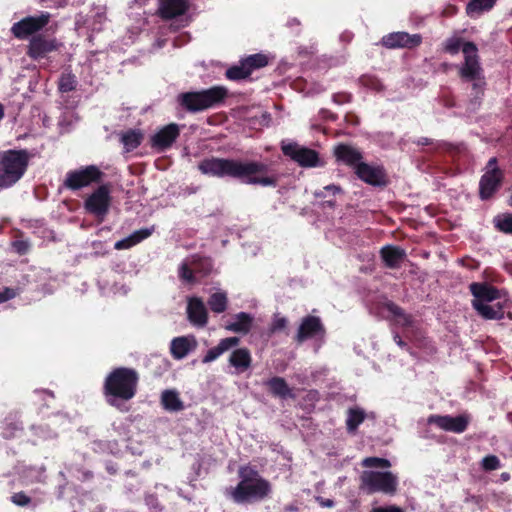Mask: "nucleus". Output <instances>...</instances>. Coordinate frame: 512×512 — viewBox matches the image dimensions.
Wrapping results in <instances>:
<instances>
[{
    "instance_id": "obj_9",
    "label": "nucleus",
    "mask_w": 512,
    "mask_h": 512,
    "mask_svg": "<svg viewBox=\"0 0 512 512\" xmlns=\"http://www.w3.org/2000/svg\"><path fill=\"white\" fill-rule=\"evenodd\" d=\"M281 149L284 155L290 157L302 167H317L321 165L319 155L313 149L300 146L295 142H282Z\"/></svg>"
},
{
    "instance_id": "obj_26",
    "label": "nucleus",
    "mask_w": 512,
    "mask_h": 512,
    "mask_svg": "<svg viewBox=\"0 0 512 512\" xmlns=\"http://www.w3.org/2000/svg\"><path fill=\"white\" fill-rule=\"evenodd\" d=\"M154 227L142 228L134 231L129 236L117 241L114 244L116 250L129 249L152 235Z\"/></svg>"
},
{
    "instance_id": "obj_30",
    "label": "nucleus",
    "mask_w": 512,
    "mask_h": 512,
    "mask_svg": "<svg viewBox=\"0 0 512 512\" xmlns=\"http://www.w3.org/2000/svg\"><path fill=\"white\" fill-rule=\"evenodd\" d=\"M239 342H240V339L238 337H227V338L220 340V342L218 343L217 346H215L207 351L206 355L202 359V362L210 363V362L215 361L224 352L237 346L239 344Z\"/></svg>"
},
{
    "instance_id": "obj_38",
    "label": "nucleus",
    "mask_w": 512,
    "mask_h": 512,
    "mask_svg": "<svg viewBox=\"0 0 512 512\" xmlns=\"http://www.w3.org/2000/svg\"><path fill=\"white\" fill-rule=\"evenodd\" d=\"M78 84L77 77L70 70L62 72L58 80V90L61 93H68L76 89Z\"/></svg>"
},
{
    "instance_id": "obj_61",
    "label": "nucleus",
    "mask_w": 512,
    "mask_h": 512,
    "mask_svg": "<svg viewBox=\"0 0 512 512\" xmlns=\"http://www.w3.org/2000/svg\"><path fill=\"white\" fill-rule=\"evenodd\" d=\"M4 116V108L3 106L0 104V120L3 118Z\"/></svg>"
},
{
    "instance_id": "obj_34",
    "label": "nucleus",
    "mask_w": 512,
    "mask_h": 512,
    "mask_svg": "<svg viewBox=\"0 0 512 512\" xmlns=\"http://www.w3.org/2000/svg\"><path fill=\"white\" fill-rule=\"evenodd\" d=\"M497 0H470L466 6V13L470 18L476 19L483 13L490 11Z\"/></svg>"
},
{
    "instance_id": "obj_12",
    "label": "nucleus",
    "mask_w": 512,
    "mask_h": 512,
    "mask_svg": "<svg viewBox=\"0 0 512 512\" xmlns=\"http://www.w3.org/2000/svg\"><path fill=\"white\" fill-rule=\"evenodd\" d=\"M428 424H434L440 429L453 433H462L467 429L469 418L465 415H431L427 419Z\"/></svg>"
},
{
    "instance_id": "obj_11",
    "label": "nucleus",
    "mask_w": 512,
    "mask_h": 512,
    "mask_svg": "<svg viewBox=\"0 0 512 512\" xmlns=\"http://www.w3.org/2000/svg\"><path fill=\"white\" fill-rule=\"evenodd\" d=\"M110 191L107 186L102 185L98 187L86 200L85 209L97 216L103 218L110 206Z\"/></svg>"
},
{
    "instance_id": "obj_63",
    "label": "nucleus",
    "mask_w": 512,
    "mask_h": 512,
    "mask_svg": "<svg viewBox=\"0 0 512 512\" xmlns=\"http://www.w3.org/2000/svg\"><path fill=\"white\" fill-rule=\"evenodd\" d=\"M43 393L46 394L47 396L53 398V394L51 392L43 391Z\"/></svg>"
},
{
    "instance_id": "obj_16",
    "label": "nucleus",
    "mask_w": 512,
    "mask_h": 512,
    "mask_svg": "<svg viewBox=\"0 0 512 512\" xmlns=\"http://www.w3.org/2000/svg\"><path fill=\"white\" fill-rule=\"evenodd\" d=\"M179 126L175 123H171L161 128L151 138L152 147L164 151L171 147L179 136Z\"/></svg>"
},
{
    "instance_id": "obj_40",
    "label": "nucleus",
    "mask_w": 512,
    "mask_h": 512,
    "mask_svg": "<svg viewBox=\"0 0 512 512\" xmlns=\"http://www.w3.org/2000/svg\"><path fill=\"white\" fill-rule=\"evenodd\" d=\"M250 73L254 69L262 68L268 64V59L263 54H253L242 60Z\"/></svg>"
},
{
    "instance_id": "obj_28",
    "label": "nucleus",
    "mask_w": 512,
    "mask_h": 512,
    "mask_svg": "<svg viewBox=\"0 0 512 512\" xmlns=\"http://www.w3.org/2000/svg\"><path fill=\"white\" fill-rule=\"evenodd\" d=\"M473 308L485 319L501 320L504 318V309L500 303H482L481 301H473Z\"/></svg>"
},
{
    "instance_id": "obj_64",
    "label": "nucleus",
    "mask_w": 512,
    "mask_h": 512,
    "mask_svg": "<svg viewBox=\"0 0 512 512\" xmlns=\"http://www.w3.org/2000/svg\"><path fill=\"white\" fill-rule=\"evenodd\" d=\"M508 203L510 206H512V195L510 196Z\"/></svg>"
},
{
    "instance_id": "obj_23",
    "label": "nucleus",
    "mask_w": 512,
    "mask_h": 512,
    "mask_svg": "<svg viewBox=\"0 0 512 512\" xmlns=\"http://www.w3.org/2000/svg\"><path fill=\"white\" fill-rule=\"evenodd\" d=\"M56 43L53 40H46L41 37H34L29 44L28 55L35 59L44 58L48 53L56 49Z\"/></svg>"
},
{
    "instance_id": "obj_37",
    "label": "nucleus",
    "mask_w": 512,
    "mask_h": 512,
    "mask_svg": "<svg viewBox=\"0 0 512 512\" xmlns=\"http://www.w3.org/2000/svg\"><path fill=\"white\" fill-rule=\"evenodd\" d=\"M142 137L139 130H128L121 134L120 140L126 152H130L141 144Z\"/></svg>"
},
{
    "instance_id": "obj_24",
    "label": "nucleus",
    "mask_w": 512,
    "mask_h": 512,
    "mask_svg": "<svg viewBox=\"0 0 512 512\" xmlns=\"http://www.w3.org/2000/svg\"><path fill=\"white\" fill-rule=\"evenodd\" d=\"M470 291L475 298L473 301H481L482 303H491L499 296L498 290L486 283L474 282L470 284Z\"/></svg>"
},
{
    "instance_id": "obj_57",
    "label": "nucleus",
    "mask_w": 512,
    "mask_h": 512,
    "mask_svg": "<svg viewBox=\"0 0 512 512\" xmlns=\"http://www.w3.org/2000/svg\"><path fill=\"white\" fill-rule=\"evenodd\" d=\"M324 206H328V207H333L335 205V201L334 200H326L324 203H323Z\"/></svg>"
},
{
    "instance_id": "obj_51",
    "label": "nucleus",
    "mask_w": 512,
    "mask_h": 512,
    "mask_svg": "<svg viewBox=\"0 0 512 512\" xmlns=\"http://www.w3.org/2000/svg\"><path fill=\"white\" fill-rule=\"evenodd\" d=\"M486 172H494V173H501V171L497 167V159L495 157H492L486 166Z\"/></svg>"
},
{
    "instance_id": "obj_47",
    "label": "nucleus",
    "mask_w": 512,
    "mask_h": 512,
    "mask_svg": "<svg viewBox=\"0 0 512 512\" xmlns=\"http://www.w3.org/2000/svg\"><path fill=\"white\" fill-rule=\"evenodd\" d=\"M11 501L17 506L24 507L31 502V499L24 492H18L11 496Z\"/></svg>"
},
{
    "instance_id": "obj_46",
    "label": "nucleus",
    "mask_w": 512,
    "mask_h": 512,
    "mask_svg": "<svg viewBox=\"0 0 512 512\" xmlns=\"http://www.w3.org/2000/svg\"><path fill=\"white\" fill-rule=\"evenodd\" d=\"M287 325H288L287 318L281 316L280 314H275L273 321L271 323V326H270V332L276 333V332L282 331V330L286 329Z\"/></svg>"
},
{
    "instance_id": "obj_15",
    "label": "nucleus",
    "mask_w": 512,
    "mask_h": 512,
    "mask_svg": "<svg viewBox=\"0 0 512 512\" xmlns=\"http://www.w3.org/2000/svg\"><path fill=\"white\" fill-rule=\"evenodd\" d=\"M422 41L419 34H408L407 32H393L385 35L381 43L383 46L395 49V48H414L418 46Z\"/></svg>"
},
{
    "instance_id": "obj_4",
    "label": "nucleus",
    "mask_w": 512,
    "mask_h": 512,
    "mask_svg": "<svg viewBox=\"0 0 512 512\" xmlns=\"http://www.w3.org/2000/svg\"><path fill=\"white\" fill-rule=\"evenodd\" d=\"M240 482L230 492L236 503H252L264 500L271 493V484L257 470L244 466L239 469Z\"/></svg>"
},
{
    "instance_id": "obj_43",
    "label": "nucleus",
    "mask_w": 512,
    "mask_h": 512,
    "mask_svg": "<svg viewBox=\"0 0 512 512\" xmlns=\"http://www.w3.org/2000/svg\"><path fill=\"white\" fill-rule=\"evenodd\" d=\"M462 40L458 37L448 38L444 43V50L452 55L459 52L460 48L463 47Z\"/></svg>"
},
{
    "instance_id": "obj_56",
    "label": "nucleus",
    "mask_w": 512,
    "mask_h": 512,
    "mask_svg": "<svg viewBox=\"0 0 512 512\" xmlns=\"http://www.w3.org/2000/svg\"><path fill=\"white\" fill-rule=\"evenodd\" d=\"M417 145H421V146H424V145H429L432 143V140L427 138V137H421L419 138L416 142H415Z\"/></svg>"
},
{
    "instance_id": "obj_27",
    "label": "nucleus",
    "mask_w": 512,
    "mask_h": 512,
    "mask_svg": "<svg viewBox=\"0 0 512 512\" xmlns=\"http://www.w3.org/2000/svg\"><path fill=\"white\" fill-rule=\"evenodd\" d=\"M154 227L142 228L134 231L129 236L117 241L114 244L116 250L129 249L152 235Z\"/></svg>"
},
{
    "instance_id": "obj_21",
    "label": "nucleus",
    "mask_w": 512,
    "mask_h": 512,
    "mask_svg": "<svg viewBox=\"0 0 512 512\" xmlns=\"http://www.w3.org/2000/svg\"><path fill=\"white\" fill-rule=\"evenodd\" d=\"M335 156L338 161L352 167L354 171L363 162L360 151L344 144L338 145L335 148Z\"/></svg>"
},
{
    "instance_id": "obj_17",
    "label": "nucleus",
    "mask_w": 512,
    "mask_h": 512,
    "mask_svg": "<svg viewBox=\"0 0 512 512\" xmlns=\"http://www.w3.org/2000/svg\"><path fill=\"white\" fill-rule=\"evenodd\" d=\"M187 318L196 327H204L208 321V312L204 302L198 297H191L187 304Z\"/></svg>"
},
{
    "instance_id": "obj_35",
    "label": "nucleus",
    "mask_w": 512,
    "mask_h": 512,
    "mask_svg": "<svg viewBox=\"0 0 512 512\" xmlns=\"http://www.w3.org/2000/svg\"><path fill=\"white\" fill-rule=\"evenodd\" d=\"M384 308L393 316L396 325L402 327H410L413 324V320L410 315L406 314L402 308L391 301L384 303Z\"/></svg>"
},
{
    "instance_id": "obj_6",
    "label": "nucleus",
    "mask_w": 512,
    "mask_h": 512,
    "mask_svg": "<svg viewBox=\"0 0 512 512\" xmlns=\"http://www.w3.org/2000/svg\"><path fill=\"white\" fill-rule=\"evenodd\" d=\"M30 160L26 150L0 152V190L14 186L25 174Z\"/></svg>"
},
{
    "instance_id": "obj_36",
    "label": "nucleus",
    "mask_w": 512,
    "mask_h": 512,
    "mask_svg": "<svg viewBox=\"0 0 512 512\" xmlns=\"http://www.w3.org/2000/svg\"><path fill=\"white\" fill-rule=\"evenodd\" d=\"M366 418L365 411L360 407H352L347 411L346 426L349 433L356 432Z\"/></svg>"
},
{
    "instance_id": "obj_20",
    "label": "nucleus",
    "mask_w": 512,
    "mask_h": 512,
    "mask_svg": "<svg viewBox=\"0 0 512 512\" xmlns=\"http://www.w3.org/2000/svg\"><path fill=\"white\" fill-rule=\"evenodd\" d=\"M253 321L254 317L251 314L239 312L225 324V329L233 333L247 334L252 328Z\"/></svg>"
},
{
    "instance_id": "obj_33",
    "label": "nucleus",
    "mask_w": 512,
    "mask_h": 512,
    "mask_svg": "<svg viewBox=\"0 0 512 512\" xmlns=\"http://www.w3.org/2000/svg\"><path fill=\"white\" fill-rule=\"evenodd\" d=\"M266 385L269 387L271 393L277 397L282 399L295 397L285 379L282 377H272L266 382Z\"/></svg>"
},
{
    "instance_id": "obj_25",
    "label": "nucleus",
    "mask_w": 512,
    "mask_h": 512,
    "mask_svg": "<svg viewBox=\"0 0 512 512\" xmlns=\"http://www.w3.org/2000/svg\"><path fill=\"white\" fill-rule=\"evenodd\" d=\"M187 8V0H160L159 12L162 17L170 19L184 14Z\"/></svg>"
},
{
    "instance_id": "obj_31",
    "label": "nucleus",
    "mask_w": 512,
    "mask_h": 512,
    "mask_svg": "<svg viewBox=\"0 0 512 512\" xmlns=\"http://www.w3.org/2000/svg\"><path fill=\"white\" fill-rule=\"evenodd\" d=\"M405 251L395 246H385L381 249V257L385 265L389 268H398L404 260Z\"/></svg>"
},
{
    "instance_id": "obj_1",
    "label": "nucleus",
    "mask_w": 512,
    "mask_h": 512,
    "mask_svg": "<svg viewBox=\"0 0 512 512\" xmlns=\"http://www.w3.org/2000/svg\"><path fill=\"white\" fill-rule=\"evenodd\" d=\"M198 169L209 177L233 178L248 185L276 187L279 180L276 174L268 175V165L259 161L209 157L198 164Z\"/></svg>"
},
{
    "instance_id": "obj_32",
    "label": "nucleus",
    "mask_w": 512,
    "mask_h": 512,
    "mask_svg": "<svg viewBox=\"0 0 512 512\" xmlns=\"http://www.w3.org/2000/svg\"><path fill=\"white\" fill-rule=\"evenodd\" d=\"M161 404L169 412H179L184 409V403L176 390H164L161 394Z\"/></svg>"
},
{
    "instance_id": "obj_44",
    "label": "nucleus",
    "mask_w": 512,
    "mask_h": 512,
    "mask_svg": "<svg viewBox=\"0 0 512 512\" xmlns=\"http://www.w3.org/2000/svg\"><path fill=\"white\" fill-rule=\"evenodd\" d=\"M481 466L486 471H493L499 469L501 467V464L497 456L488 455L482 459Z\"/></svg>"
},
{
    "instance_id": "obj_3",
    "label": "nucleus",
    "mask_w": 512,
    "mask_h": 512,
    "mask_svg": "<svg viewBox=\"0 0 512 512\" xmlns=\"http://www.w3.org/2000/svg\"><path fill=\"white\" fill-rule=\"evenodd\" d=\"M361 465L370 470H365L360 476V488L367 494L383 493L393 495L398 487V476L390 471H379L375 469H387L391 466L388 459L380 457H367Z\"/></svg>"
},
{
    "instance_id": "obj_13",
    "label": "nucleus",
    "mask_w": 512,
    "mask_h": 512,
    "mask_svg": "<svg viewBox=\"0 0 512 512\" xmlns=\"http://www.w3.org/2000/svg\"><path fill=\"white\" fill-rule=\"evenodd\" d=\"M49 21V14H41L37 17H26L13 24L11 31L17 38L24 39L42 29Z\"/></svg>"
},
{
    "instance_id": "obj_49",
    "label": "nucleus",
    "mask_w": 512,
    "mask_h": 512,
    "mask_svg": "<svg viewBox=\"0 0 512 512\" xmlns=\"http://www.w3.org/2000/svg\"><path fill=\"white\" fill-rule=\"evenodd\" d=\"M16 295L17 291L13 288L6 287L3 290H0V304L13 299Z\"/></svg>"
},
{
    "instance_id": "obj_18",
    "label": "nucleus",
    "mask_w": 512,
    "mask_h": 512,
    "mask_svg": "<svg viewBox=\"0 0 512 512\" xmlns=\"http://www.w3.org/2000/svg\"><path fill=\"white\" fill-rule=\"evenodd\" d=\"M355 173L362 181L373 186H381L386 183L385 172L379 166H372L362 162L356 168Z\"/></svg>"
},
{
    "instance_id": "obj_42",
    "label": "nucleus",
    "mask_w": 512,
    "mask_h": 512,
    "mask_svg": "<svg viewBox=\"0 0 512 512\" xmlns=\"http://www.w3.org/2000/svg\"><path fill=\"white\" fill-rule=\"evenodd\" d=\"M495 227L506 234H512V214L498 215L493 220Z\"/></svg>"
},
{
    "instance_id": "obj_59",
    "label": "nucleus",
    "mask_w": 512,
    "mask_h": 512,
    "mask_svg": "<svg viewBox=\"0 0 512 512\" xmlns=\"http://www.w3.org/2000/svg\"><path fill=\"white\" fill-rule=\"evenodd\" d=\"M288 25H289L290 27H291V26H293V25L298 26V25H299V22H298V20H297V19H292V20H290V21L288 22Z\"/></svg>"
},
{
    "instance_id": "obj_52",
    "label": "nucleus",
    "mask_w": 512,
    "mask_h": 512,
    "mask_svg": "<svg viewBox=\"0 0 512 512\" xmlns=\"http://www.w3.org/2000/svg\"><path fill=\"white\" fill-rule=\"evenodd\" d=\"M315 500L322 507L332 508L335 505V503L332 499H325L323 497L318 496L315 498Z\"/></svg>"
},
{
    "instance_id": "obj_8",
    "label": "nucleus",
    "mask_w": 512,
    "mask_h": 512,
    "mask_svg": "<svg viewBox=\"0 0 512 512\" xmlns=\"http://www.w3.org/2000/svg\"><path fill=\"white\" fill-rule=\"evenodd\" d=\"M102 176V172L95 165H89L77 170L69 171L64 180V186L70 190H79L83 187L97 182Z\"/></svg>"
},
{
    "instance_id": "obj_10",
    "label": "nucleus",
    "mask_w": 512,
    "mask_h": 512,
    "mask_svg": "<svg viewBox=\"0 0 512 512\" xmlns=\"http://www.w3.org/2000/svg\"><path fill=\"white\" fill-rule=\"evenodd\" d=\"M324 338L325 328L319 317L309 315L302 319L295 336L297 342L302 343L311 339L322 343Z\"/></svg>"
},
{
    "instance_id": "obj_53",
    "label": "nucleus",
    "mask_w": 512,
    "mask_h": 512,
    "mask_svg": "<svg viewBox=\"0 0 512 512\" xmlns=\"http://www.w3.org/2000/svg\"><path fill=\"white\" fill-rule=\"evenodd\" d=\"M19 428L17 425H13V427H5L2 434L5 438L14 437L16 434V431H18Z\"/></svg>"
},
{
    "instance_id": "obj_62",
    "label": "nucleus",
    "mask_w": 512,
    "mask_h": 512,
    "mask_svg": "<svg viewBox=\"0 0 512 512\" xmlns=\"http://www.w3.org/2000/svg\"><path fill=\"white\" fill-rule=\"evenodd\" d=\"M37 474H38V475H37V477H36V480H40V478H41V476H42V474H43V471H38V472H37Z\"/></svg>"
},
{
    "instance_id": "obj_19",
    "label": "nucleus",
    "mask_w": 512,
    "mask_h": 512,
    "mask_svg": "<svg viewBox=\"0 0 512 512\" xmlns=\"http://www.w3.org/2000/svg\"><path fill=\"white\" fill-rule=\"evenodd\" d=\"M197 347L196 338L193 335L176 337L171 341L170 352L174 359L181 360Z\"/></svg>"
},
{
    "instance_id": "obj_54",
    "label": "nucleus",
    "mask_w": 512,
    "mask_h": 512,
    "mask_svg": "<svg viewBox=\"0 0 512 512\" xmlns=\"http://www.w3.org/2000/svg\"><path fill=\"white\" fill-rule=\"evenodd\" d=\"M14 246L16 248V250L19 252V253H24L26 251V243L23 242V241H17L14 243Z\"/></svg>"
},
{
    "instance_id": "obj_60",
    "label": "nucleus",
    "mask_w": 512,
    "mask_h": 512,
    "mask_svg": "<svg viewBox=\"0 0 512 512\" xmlns=\"http://www.w3.org/2000/svg\"><path fill=\"white\" fill-rule=\"evenodd\" d=\"M166 40H158L156 45L158 48H162L165 45Z\"/></svg>"
},
{
    "instance_id": "obj_7",
    "label": "nucleus",
    "mask_w": 512,
    "mask_h": 512,
    "mask_svg": "<svg viewBox=\"0 0 512 512\" xmlns=\"http://www.w3.org/2000/svg\"><path fill=\"white\" fill-rule=\"evenodd\" d=\"M227 94L225 87L214 86L206 90L181 93L178 96V102L187 111L198 112L218 105Z\"/></svg>"
},
{
    "instance_id": "obj_39",
    "label": "nucleus",
    "mask_w": 512,
    "mask_h": 512,
    "mask_svg": "<svg viewBox=\"0 0 512 512\" xmlns=\"http://www.w3.org/2000/svg\"><path fill=\"white\" fill-rule=\"evenodd\" d=\"M227 303V295L222 291L213 293L208 299L210 309L217 314H220L227 309Z\"/></svg>"
},
{
    "instance_id": "obj_22",
    "label": "nucleus",
    "mask_w": 512,
    "mask_h": 512,
    "mask_svg": "<svg viewBox=\"0 0 512 512\" xmlns=\"http://www.w3.org/2000/svg\"><path fill=\"white\" fill-rule=\"evenodd\" d=\"M502 180V173L485 172L480 179L479 192L481 199L490 198L498 189Z\"/></svg>"
},
{
    "instance_id": "obj_29",
    "label": "nucleus",
    "mask_w": 512,
    "mask_h": 512,
    "mask_svg": "<svg viewBox=\"0 0 512 512\" xmlns=\"http://www.w3.org/2000/svg\"><path fill=\"white\" fill-rule=\"evenodd\" d=\"M251 353L247 348L235 349L229 356V364L235 368L236 373H243L250 368Z\"/></svg>"
},
{
    "instance_id": "obj_55",
    "label": "nucleus",
    "mask_w": 512,
    "mask_h": 512,
    "mask_svg": "<svg viewBox=\"0 0 512 512\" xmlns=\"http://www.w3.org/2000/svg\"><path fill=\"white\" fill-rule=\"evenodd\" d=\"M394 341L401 348L407 347V344L401 339V337L397 333L394 334Z\"/></svg>"
},
{
    "instance_id": "obj_45",
    "label": "nucleus",
    "mask_w": 512,
    "mask_h": 512,
    "mask_svg": "<svg viewBox=\"0 0 512 512\" xmlns=\"http://www.w3.org/2000/svg\"><path fill=\"white\" fill-rule=\"evenodd\" d=\"M340 192H342V189L340 186L335 185V184H330V185L323 187L322 189L316 190L314 192V196L316 198H326L330 194L336 195Z\"/></svg>"
},
{
    "instance_id": "obj_41",
    "label": "nucleus",
    "mask_w": 512,
    "mask_h": 512,
    "mask_svg": "<svg viewBox=\"0 0 512 512\" xmlns=\"http://www.w3.org/2000/svg\"><path fill=\"white\" fill-rule=\"evenodd\" d=\"M250 75V71L246 68L245 64L241 60L240 65H235L227 69L226 77L230 80H241L245 79Z\"/></svg>"
},
{
    "instance_id": "obj_14",
    "label": "nucleus",
    "mask_w": 512,
    "mask_h": 512,
    "mask_svg": "<svg viewBox=\"0 0 512 512\" xmlns=\"http://www.w3.org/2000/svg\"><path fill=\"white\" fill-rule=\"evenodd\" d=\"M211 269L209 260H202L199 256H191L187 258L179 267V276L182 280L192 283L194 281V273H208Z\"/></svg>"
},
{
    "instance_id": "obj_58",
    "label": "nucleus",
    "mask_w": 512,
    "mask_h": 512,
    "mask_svg": "<svg viewBox=\"0 0 512 512\" xmlns=\"http://www.w3.org/2000/svg\"><path fill=\"white\" fill-rule=\"evenodd\" d=\"M501 478L504 481H508L510 479V475H509V473L504 472V473L501 474Z\"/></svg>"
},
{
    "instance_id": "obj_2",
    "label": "nucleus",
    "mask_w": 512,
    "mask_h": 512,
    "mask_svg": "<svg viewBox=\"0 0 512 512\" xmlns=\"http://www.w3.org/2000/svg\"><path fill=\"white\" fill-rule=\"evenodd\" d=\"M138 381L139 376L134 369H114L104 381L103 389L107 403L120 411H127L125 404L136 395Z\"/></svg>"
},
{
    "instance_id": "obj_50",
    "label": "nucleus",
    "mask_w": 512,
    "mask_h": 512,
    "mask_svg": "<svg viewBox=\"0 0 512 512\" xmlns=\"http://www.w3.org/2000/svg\"><path fill=\"white\" fill-rule=\"evenodd\" d=\"M370 512H405L401 507L396 505L378 506L371 509Z\"/></svg>"
},
{
    "instance_id": "obj_5",
    "label": "nucleus",
    "mask_w": 512,
    "mask_h": 512,
    "mask_svg": "<svg viewBox=\"0 0 512 512\" xmlns=\"http://www.w3.org/2000/svg\"><path fill=\"white\" fill-rule=\"evenodd\" d=\"M464 62L459 66L461 79L472 83L475 102L481 99L485 89V77L481 67L478 49L473 42H465L462 47Z\"/></svg>"
},
{
    "instance_id": "obj_48",
    "label": "nucleus",
    "mask_w": 512,
    "mask_h": 512,
    "mask_svg": "<svg viewBox=\"0 0 512 512\" xmlns=\"http://www.w3.org/2000/svg\"><path fill=\"white\" fill-rule=\"evenodd\" d=\"M31 429L41 439H48L55 436V433H53L47 426H32Z\"/></svg>"
}]
</instances>
